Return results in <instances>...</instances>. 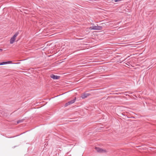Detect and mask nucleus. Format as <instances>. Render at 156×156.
Instances as JSON below:
<instances>
[{
    "label": "nucleus",
    "mask_w": 156,
    "mask_h": 156,
    "mask_svg": "<svg viewBox=\"0 0 156 156\" xmlns=\"http://www.w3.org/2000/svg\"><path fill=\"white\" fill-rule=\"evenodd\" d=\"M90 30H100L102 29V27L100 26H94L90 27L88 28Z\"/></svg>",
    "instance_id": "1"
},
{
    "label": "nucleus",
    "mask_w": 156,
    "mask_h": 156,
    "mask_svg": "<svg viewBox=\"0 0 156 156\" xmlns=\"http://www.w3.org/2000/svg\"><path fill=\"white\" fill-rule=\"evenodd\" d=\"M18 34L19 32H17L12 37H11L10 40V43L11 44H12L14 42L16 39V38L18 36Z\"/></svg>",
    "instance_id": "2"
},
{
    "label": "nucleus",
    "mask_w": 156,
    "mask_h": 156,
    "mask_svg": "<svg viewBox=\"0 0 156 156\" xmlns=\"http://www.w3.org/2000/svg\"><path fill=\"white\" fill-rule=\"evenodd\" d=\"M89 95V94L88 93H84L82 94L81 97L82 99H84L87 98Z\"/></svg>",
    "instance_id": "3"
},
{
    "label": "nucleus",
    "mask_w": 156,
    "mask_h": 156,
    "mask_svg": "<svg viewBox=\"0 0 156 156\" xmlns=\"http://www.w3.org/2000/svg\"><path fill=\"white\" fill-rule=\"evenodd\" d=\"M50 77L53 79H58L59 78L58 76L55 75L53 74H52V75H51Z\"/></svg>",
    "instance_id": "4"
},
{
    "label": "nucleus",
    "mask_w": 156,
    "mask_h": 156,
    "mask_svg": "<svg viewBox=\"0 0 156 156\" xmlns=\"http://www.w3.org/2000/svg\"><path fill=\"white\" fill-rule=\"evenodd\" d=\"M95 149L98 152H101L103 151V150L102 149L98 147H95Z\"/></svg>",
    "instance_id": "5"
},
{
    "label": "nucleus",
    "mask_w": 156,
    "mask_h": 156,
    "mask_svg": "<svg viewBox=\"0 0 156 156\" xmlns=\"http://www.w3.org/2000/svg\"><path fill=\"white\" fill-rule=\"evenodd\" d=\"M76 100V98H74L73 100L70 101H69V105L75 102Z\"/></svg>",
    "instance_id": "6"
},
{
    "label": "nucleus",
    "mask_w": 156,
    "mask_h": 156,
    "mask_svg": "<svg viewBox=\"0 0 156 156\" xmlns=\"http://www.w3.org/2000/svg\"><path fill=\"white\" fill-rule=\"evenodd\" d=\"M11 62H1V65H3L9 63H11Z\"/></svg>",
    "instance_id": "7"
},
{
    "label": "nucleus",
    "mask_w": 156,
    "mask_h": 156,
    "mask_svg": "<svg viewBox=\"0 0 156 156\" xmlns=\"http://www.w3.org/2000/svg\"><path fill=\"white\" fill-rule=\"evenodd\" d=\"M23 120H19L17 121V123L18 124L20 122H23Z\"/></svg>",
    "instance_id": "8"
},
{
    "label": "nucleus",
    "mask_w": 156,
    "mask_h": 156,
    "mask_svg": "<svg viewBox=\"0 0 156 156\" xmlns=\"http://www.w3.org/2000/svg\"><path fill=\"white\" fill-rule=\"evenodd\" d=\"M121 1V0H114V1L115 2H118L119 1Z\"/></svg>",
    "instance_id": "9"
},
{
    "label": "nucleus",
    "mask_w": 156,
    "mask_h": 156,
    "mask_svg": "<svg viewBox=\"0 0 156 156\" xmlns=\"http://www.w3.org/2000/svg\"><path fill=\"white\" fill-rule=\"evenodd\" d=\"M68 105V103H67L66 104L65 106L66 107Z\"/></svg>",
    "instance_id": "10"
},
{
    "label": "nucleus",
    "mask_w": 156,
    "mask_h": 156,
    "mask_svg": "<svg viewBox=\"0 0 156 156\" xmlns=\"http://www.w3.org/2000/svg\"><path fill=\"white\" fill-rule=\"evenodd\" d=\"M2 49H0V51H2Z\"/></svg>",
    "instance_id": "11"
},
{
    "label": "nucleus",
    "mask_w": 156,
    "mask_h": 156,
    "mask_svg": "<svg viewBox=\"0 0 156 156\" xmlns=\"http://www.w3.org/2000/svg\"><path fill=\"white\" fill-rule=\"evenodd\" d=\"M70 145V146H73V144H69V146Z\"/></svg>",
    "instance_id": "12"
},
{
    "label": "nucleus",
    "mask_w": 156,
    "mask_h": 156,
    "mask_svg": "<svg viewBox=\"0 0 156 156\" xmlns=\"http://www.w3.org/2000/svg\"><path fill=\"white\" fill-rule=\"evenodd\" d=\"M1 65V62L0 63V65Z\"/></svg>",
    "instance_id": "13"
}]
</instances>
